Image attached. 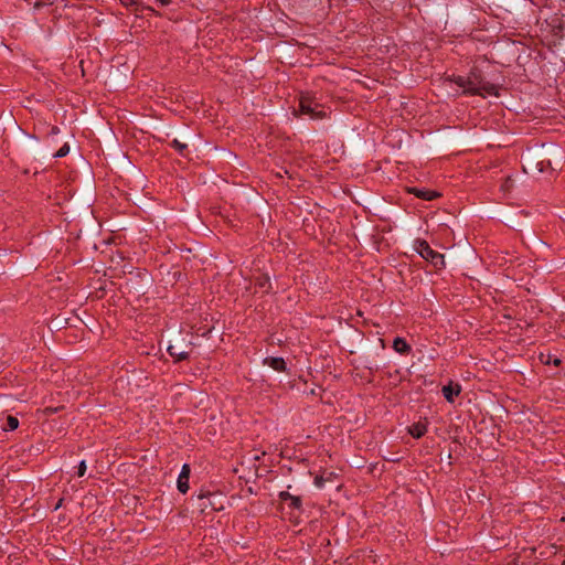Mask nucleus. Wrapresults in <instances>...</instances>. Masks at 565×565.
Instances as JSON below:
<instances>
[{
  "label": "nucleus",
  "instance_id": "f257e3e1",
  "mask_svg": "<svg viewBox=\"0 0 565 565\" xmlns=\"http://www.w3.org/2000/svg\"><path fill=\"white\" fill-rule=\"evenodd\" d=\"M454 82L462 88L465 94L486 96H498V88L495 85L487 83L479 78L476 73L471 72L470 76L465 78L458 76Z\"/></svg>",
  "mask_w": 565,
  "mask_h": 565
},
{
  "label": "nucleus",
  "instance_id": "f03ea898",
  "mask_svg": "<svg viewBox=\"0 0 565 565\" xmlns=\"http://www.w3.org/2000/svg\"><path fill=\"white\" fill-rule=\"evenodd\" d=\"M415 248L424 259L429 262L437 269L445 267L444 255L434 250L426 241H417Z\"/></svg>",
  "mask_w": 565,
  "mask_h": 565
},
{
  "label": "nucleus",
  "instance_id": "7ed1b4c3",
  "mask_svg": "<svg viewBox=\"0 0 565 565\" xmlns=\"http://www.w3.org/2000/svg\"><path fill=\"white\" fill-rule=\"evenodd\" d=\"M299 113L307 115L311 119L324 117V113L320 109V105L309 94L302 95L299 100Z\"/></svg>",
  "mask_w": 565,
  "mask_h": 565
},
{
  "label": "nucleus",
  "instance_id": "20e7f679",
  "mask_svg": "<svg viewBox=\"0 0 565 565\" xmlns=\"http://www.w3.org/2000/svg\"><path fill=\"white\" fill-rule=\"evenodd\" d=\"M198 509L205 513L210 511H220L223 509V504L220 501V497L212 493L199 494L195 500Z\"/></svg>",
  "mask_w": 565,
  "mask_h": 565
},
{
  "label": "nucleus",
  "instance_id": "39448f33",
  "mask_svg": "<svg viewBox=\"0 0 565 565\" xmlns=\"http://www.w3.org/2000/svg\"><path fill=\"white\" fill-rule=\"evenodd\" d=\"M191 350V342L186 341L184 338L175 339L174 343L168 345L167 351L171 356H173L177 361H182L188 359Z\"/></svg>",
  "mask_w": 565,
  "mask_h": 565
},
{
  "label": "nucleus",
  "instance_id": "423d86ee",
  "mask_svg": "<svg viewBox=\"0 0 565 565\" xmlns=\"http://www.w3.org/2000/svg\"><path fill=\"white\" fill-rule=\"evenodd\" d=\"M563 161V153L558 150H554V160L550 157L542 158L537 161L536 167L540 172H545L547 169L556 170V168L561 167Z\"/></svg>",
  "mask_w": 565,
  "mask_h": 565
},
{
  "label": "nucleus",
  "instance_id": "0eeeda50",
  "mask_svg": "<svg viewBox=\"0 0 565 565\" xmlns=\"http://www.w3.org/2000/svg\"><path fill=\"white\" fill-rule=\"evenodd\" d=\"M406 190L408 193H412L415 196H417L422 200H425V201H433L440 196L439 192L429 190V189H419V188L409 186Z\"/></svg>",
  "mask_w": 565,
  "mask_h": 565
},
{
  "label": "nucleus",
  "instance_id": "6e6552de",
  "mask_svg": "<svg viewBox=\"0 0 565 565\" xmlns=\"http://www.w3.org/2000/svg\"><path fill=\"white\" fill-rule=\"evenodd\" d=\"M189 476H190V466L183 465L182 470L178 478V489L180 492L185 493L189 490Z\"/></svg>",
  "mask_w": 565,
  "mask_h": 565
},
{
  "label": "nucleus",
  "instance_id": "1a4fd4ad",
  "mask_svg": "<svg viewBox=\"0 0 565 565\" xmlns=\"http://www.w3.org/2000/svg\"><path fill=\"white\" fill-rule=\"evenodd\" d=\"M264 363L268 366H270L273 370L278 372H285L286 371V362L282 358H266L264 360Z\"/></svg>",
  "mask_w": 565,
  "mask_h": 565
},
{
  "label": "nucleus",
  "instance_id": "9d476101",
  "mask_svg": "<svg viewBox=\"0 0 565 565\" xmlns=\"http://www.w3.org/2000/svg\"><path fill=\"white\" fill-rule=\"evenodd\" d=\"M460 391H461V388H460V385H458V384L452 385L451 383H449L448 385L443 387L444 397L449 403L454 402V396L459 395Z\"/></svg>",
  "mask_w": 565,
  "mask_h": 565
},
{
  "label": "nucleus",
  "instance_id": "9b49d317",
  "mask_svg": "<svg viewBox=\"0 0 565 565\" xmlns=\"http://www.w3.org/2000/svg\"><path fill=\"white\" fill-rule=\"evenodd\" d=\"M393 349L401 354H406L411 351V347L407 344V342L399 337L394 339Z\"/></svg>",
  "mask_w": 565,
  "mask_h": 565
},
{
  "label": "nucleus",
  "instance_id": "f8f14e48",
  "mask_svg": "<svg viewBox=\"0 0 565 565\" xmlns=\"http://www.w3.org/2000/svg\"><path fill=\"white\" fill-rule=\"evenodd\" d=\"M426 426L424 424L417 423L409 427V434L415 438H420L426 433Z\"/></svg>",
  "mask_w": 565,
  "mask_h": 565
},
{
  "label": "nucleus",
  "instance_id": "ddd939ff",
  "mask_svg": "<svg viewBox=\"0 0 565 565\" xmlns=\"http://www.w3.org/2000/svg\"><path fill=\"white\" fill-rule=\"evenodd\" d=\"M7 424H8V426L3 427L4 430H14L19 426V420L17 417L8 416Z\"/></svg>",
  "mask_w": 565,
  "mask_h": 565
},
{
  "label": "nucleus",
  "instance_id": "4468645a",
  "mask_svg": "<svg viewBox=\"0 0 565 565\" xmlns=\"http://www.w3.org/2000/svg\"><path fill=\"white\" fill-rule=\"evenodd\" d=\"M171 146L180 153H183V151L188 148V143L181 142L178 139L172 140Z\"/></svg>",
  "mask_w": 565,
  "mask_h": 565
},
{
  "label": "nucleus",
  "instance_id": "2eb2a0df",
  "mask_svg": "<svg viewBox=\"0 0 565 565\" xmlns=\"http://www.w3.org/2000/svg\"><path fill=\"white\" fill-rule=\"evenodd\" d=\"M70 152V146L67 143H65L64 146H62L55 153H54V157L55 158H63L65 157L67 153Z\"/></svg>",
  "mask_w": 565,
  "mask_h": 565
},
{
  "label": "nucleus",
  "instance_id": "dca6fc26",
  "mask_svg": "<svg viewBox=\"0 0 565 565\" xmlns=\"http://www.w3.org/2000/svg\"><path fill=\"white\" fill-rule=\"evenodd\" d=\"M513 186V180L511 178H507L505 181L501 185V190L503 192H510Z\"/></svg>",
  "mask_w": 565,
  "mask_h": 565
},
{
  "label": "nucleus",
  "instance_id": "f3484780",
  "mask_svg": "<svg viewBox=\"0 0 565 565\" xmlns=\"http://www.w3.org/2000/svg\"><path fill=\"white\" fill-rule=\"evenodd\" d=\"M290 505L296 509H299L301 505V499L296 495L290 497Z\"/></svg>",
  "mask_w": 565,
  "mask_h": 565
},
{
  "label": "nucleus",
  "instance_id": "a211bd4d",
  "mask_svg": "<svg viewBox=\"0 0 565 565\" xmlns=\"http://www.w3.org/2000/svg\"><path fill=\"white\" fill-rule=\"evenodd\" d=\"M257 284H258V286L262 289H264V288H266L267 285H269V279H268L267 276H262V277L258 278V282Z\"/></svg>",
  "mask_w": 565,
  "mask_h": 565
},
{
  "label": "nucleus",
  "instance_id": "6ab92c4d",
  "mask_svg": "<svg viewBox=\"0 0 565 565\" xmlns=\"http://www.w3.org/2000/svg\"><path fill=\"white\" fill-rule=\"evenodd\" d=\"M85 472H86V462L84 460H82L78 466L77 475H78V477H83L85 475Z\"/></svg>",
  "mask_w": 565,
  "mask_h": 565
},
{
  "label": "nucleus",
  "instance_id": "aec40b11",
  "mask_svg": "<svg viewBox=\"0 0 565 565\" xmlns=\"http://www.w3.org/2000/svg\"><path fill=\"white\" fill-rule=\"evenodd\" d=\"M315 484L318 487V488H322L323 484H324V478L322 476H317L315 478Z\"/></svg>",
  "mask_w": 565,
  "mask_h": 565
},
{
  "label": "nucleus",
  "instance_id": "412c9836",
  "mask_svg": "<svg viewBox=\"0 0 565 565\" xmlns=\"http://www.w3.org/2000/svg\"><path fill=\"white\" fill-rule=\"evenodd\" d=\"M119 1H120V3H121L122 6H125V7H127V8H128V7H131V6H134V4H136V0H119Z\"/></svg>",
  "mask_w": 565,
  "mask_h": 565
},
{
  "label": "nucleus",
  "instance_id": "4be33fe9",
  "mask_svg": "<svg viewBox=\"0 0 565 565\" xmlns=\"http://www.w3.org/2000/svg\"><path fill=\"white\" fill-rule=\"evenodd\" d=\"M290 497H292V494H290L289 492H286V491L280 492V498L282 500H290Z\"/></svg>",
  "mask_w": 565,
  "mask_h": 565
},
{
  "label": "nucleus",
  "instance_id": "5701e85b",
  "mask_svg": "<svg viewBox=\"0 0 565 565\" xmlns=\"http://www.w3.org/2000/svg\"><path fill=\"white\" fill-rule=\"evenodd\" d=\"M156 2L162 7L171 3V0H156Z\"/></svg>",
  "mask_w": 565,
  "mask_h": 565
},
{
  "label": "nucleus",
  "instance_id": "b1692460",
  "mask_svg": "<svg viewBox=\"0 0 565 565\" xmlns=\"http://www.w3.org/2000/svg\"><path fill=\"white\" fill-rule=\"evenodd\" d=\"M552 363L554 365H558L561 363V360L556 358V359L552 360Z\"/></svg>",
  "mask_w": 565,
  "mask_h": 565
},
{
  "label": "nucleus",
  "instance_id": "393cba45",
  "mask_svg": "<svg viewBox=\"0 0 565 565\" xmlns=\"http://www.w3.org/2000/svg\"><path fill=\"white\" fill-rule=\"evenodd\" d=\"M254 459H255V460H259V459H260V456H259V455H256Z\"/></svg>",
  "mask_w": 565,
  "mask_h": 565
}]
</instances>
